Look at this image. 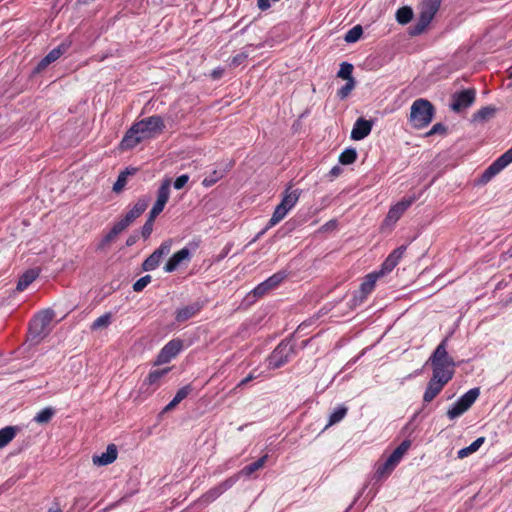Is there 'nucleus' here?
I'll return each mask as SVG.
<instances>
[{
    "instance_id": "nucleus-32",
    "label": "nucleus",
    "mask_w": 512,
    "mask_h": 512,
    "mask_svg": "<svg viewBox=\"0 0 512 512\" xmlns=\"http://www.w3.org/2000/svg\"><path fill=\"white\" fill-rule=\"evenodd\" d=\"M299 195L300 193L298 192V190L290 192L287 190L280 203L283 204L290 211L298 202Z\"/></svg>"
},
{
    "instance_id": "nucleus-19",
    "label": "nucleus",
    "mask_w": 512,
    "mask_h": 512,
    "mask_svg": "<svg viewBox=\"0 0 512 512\" xmlns=\"http://www.w3.org/2000/svg\"><path fill=\"white\" fill-rule=\"evenodd\" d=\"M149 198L143 197L138 199L134 206L123 217L128 223L132 224L148 207Z\"/></svg>"
},
{
    "instance_id": "nucleus-26",
    "label": "nucleus",
    "mask_w": 512,
    "mask_h": 512,
    "mask_svg": "<svg viewBox=\"0 0 512 512\" xmlns=\"http://www.w3.org/2000/svg\"><path fill=\"white\" fill-rule=\"evenodd\" d=\"M288 212H289V210L283 204L279 203L276 206V208L273 212V215L268 222L266 229H269V228L275 226L276 224H278L281 220L284 219V217L287 215Z\"/></svg>"
},
{
    "instance_id": "nucleus-13",
    "label": "nucleus",
    "mask_w": 512,
    "mask_h": 512,
    "mask_svg": "<svg viewBox=\"0 0 512 512\" xmlns=\"http://www.w3.org/2000/svg\"><path fill=\"white\" fill-rule=\"evenodd\" d=\"M183 348V342L180 339H173L169 341L159 352L157 356V363L165 364L170 362L176 357Z\"/></svg>"
},
{
    "instance_id": "nucleus-9",
    "label": "nucleus",
    "mask_w": 512,
    "mask_h": 512,
    "mask_svg": "<svg viewBox=\"0 0 512 512\" xmlns=\"http://www.w3.org/2000/svg\"><path fill=\"white\" fill-rule=\"evenodd\" d=\"M512 163V147L498 157L482 174V181L488 182Z\"/></svg>"
},
{
    "instance_id": "nucleus-2",
    "label": "nucleus",
    "mask_w": 512,
    "mask_h": 512,
    "mask_svg": "<svg viewBox=\"0 0 512 512\" xmlns=\"http://www.w3.org/2000/svg\"><path fill=\"white\" fill-rule=\"evenodd\" d=\"M446 346L447 339H444L436 347L428 360L432 366V376H434L435 379L444 381V383H448L453 378L455 371L454 360L449 356Z\"/></svg>"
},
{
    "instance_id": "nucleus-43",
    "label": "nucleus",
    "mask_w": 512,
    "mask_h": 512,
    "mask_svg": "<svg viewBox=\"0 0 512 512\" xmlns=\"http://www.w3.org/2000/svg\"><path fill=\"white\" fill-rule=\"evenodd\" d=\"M355 87V80L347 81L337 92L340 99H345Z\"/></svg>"
},
{
    "instance_id": "nucleus-15",
    "label": "nucleus",
    "mask_w": 512,
    "mask_h": 512,
    "mask_svg": "<svg viewBox=\"0 0 512 512\" xmlns=\"http://www.w3.org/2000/svg\"><path fill=\"white\" fill-rule=\"evenodd\" d=\"M372 130V122L364 118H358L354 123L351 131V138L353 140H362L367 137Z\"/></svg>"
},
{
    "instance_id": "nucleus-18",
    "label": "nucleus",
    "mask_w": 512,
    "mask_h": 512,
    "mask_svg": "<svg viewBox=\"0 0 512 512\" xmlns=\"http://www.w3.org/2000/svg\"><path fill=\"white\" fill-rule=\"evenodd\" d=\"M446 384L447 383H444V381L435 379V377L432 376L424 392L423 401L425 403L431 402L442 391Z\"/></svg>"
},
{
    "instance_id": "nucleus-33",
    "label": "nucleus",
    "mask_w": 512,
    "mask_h": 512,
    "mask_svg": "<svg viewBox=\"0 0 512 512\" xmlns=\"http://www.w3.org/2000/svg\"><path fill=\"white\" fill-rule=\"evenodd\" d=\"M412 17H413V11L408 6L401 7L396 12V20L400 24L409 23L411 21Z\"/></svg>"
},
{
    "instance_id": "nucleus-49",
    "label": "nucleus",
    "mask_w": 512,
    "mask_h": 512,
    "mask_svg": "<svg viewBox=\"0 0 512 512\" xmlns=\"http://www.w3.org/2000/svg\"><path fill=\"white\" fill-rule=\"evenodd\" d=\"M188 181L189 176L187 174H183L175 179L173 186L175 189L180 190L187 184Z\"/></svg>"
},
{
    "instance_id": "nucleus-44",
    "label": "nucleus",
    "mask_w": 512,
    "mask_h": 512,
    "mask_svg": "<svg viewBox=\"0 0 512 512\" xmlns=\"http://www.w3.org/2000/svg\"><path fill=\"white\" fill-rule=\"evenodd\" d=\"M151 282V276L150 275H145L143 277H141L140 279H138L134 284H133V290L135 292H140L142 291L149 283Z\"/></svg>"
},
{
    "instance_id": "nucleus-42",
    "label": "nucleus",
    "mask_w": 512,
    "mask_h": 512,
    "mask_svg": "<svg viewBox=\"0 0 512 512\" xmlns=\"http://www.w3.org/2000/svg\"><path fill=\"white\" fill-rule=\"evenodd\" d=\"M119 235L118 231L112 227V229L103 237L101 242L98 244L97 249L103 250L107 245H109L117 236Z\"/></svg>"
},
{
    "instance_id": "nucleus-54",
    "label": "nucleus",
    "mask_w": 512,
    "mask_h": 512,
    "mask_svg": "<svg viewBox=\"0 0 512 512\" xmlns=\"http://www.w3.org/2000/svg\"><path fill=\"white\" fill-rule=\"evenodd\" d=\"M257 6L260 10L265 11L270 8L269 0H257Z\"/></svg>"
},
{
    "instance_id": "nucleus-20",
    "label": "nucleus",
    "mask_w": 512,
    "mask_h": 512,
    "mask_svg": "<svg viewBox=\"0 0 512 512\" xmlns=\"http://www.w3.org/2000/svg\"><path fill=\"white\" fill-rule=\"evenodd\" d=\"M167 369H162V370H155V371H152L148 374V376L146 377V379L144 380L143 384H142V388L147 386L146 388V392L148 394H151L154 392V390L158 387L159 385V380L167 373Z\"/></svg>"
},
{
    "instance_id": "nucleus-52",
    "label": "nucleus",
    "mask_w": 512,
    "mask_h": 512,
    "mask_svg": "<svg viewBox=\"0 0 512 512\" xmlns=\"http://www.w3.org/2000/svg\"><path fill=\"white\" fill-rule=\"evenodd\" d=\"M153 231V223H150V221H146L145 224L142 227L141 234L146 239L148 238Z\"/></svg>"
},
{
    "instance_id": "nucleus-36",
    "label": "nucleus",
    "mask_w": 512,
    "mask_h": 512,
    "mask_svg": "<svg viewBox=\"0 0 512 512\" xmlns=\"http://www.w3.org/2000/svg\"><path fill=\"white\" fill-rule=\"evenodd\" d=\"M396 464H389L388 458L383 464H380L376 470L375 476L377 479H382L388 477L391 472L395 469Z\"/></svg>"
},
{
    "instance_id": "nucleus-17",
    "label": "nucleus",
    "mask_w": 512,
    "mask_h": 512,
    "mask_svg": "<svg viewBox=\"0 0 512 512\" xmlns=\"http://www.w3.org/2000/svg\"><path fill=\"white\" fill-rule=\"evenodd\" d=\"M117 447L114 444H109L106 451L100 455H94L92 462L97 466H106L113 463L117 458Z\"/></svg>"
},
{
    "instance_id": "nucleus-27",
    "label": "nucleus",
    "mask_w": 512,
    "mask_h": 512,
    "mask_svg": "<svg viewBox=\"0 0 512 512\" xmlns=\"http://www.w3.org/2000/svg\"><path fill=\"white\" fill-rule=\"evenodd\" d=\"M17 427L6 426L0 429V449L13 440L17 433Z\"/></svg>"
},
{
    "instance_id": "nucleus-3",
    "label": "nucleus",
    "mask_w": 512,
    "mask_h": 512,
    "mask_svg": "<svg viewBox=\"0 0 512 512\" xmlns=\"http://www.w3.org/2000/svg\"><path fill=\"white\" fill-rule=\"evenodd\" d=\"M434 107L426 99L415 100L410 108V123L416 129L428 126L434 117Z\"/></svg>"
},
{
    "instance_id": "nucleus-29",
    "label": "nucleus",
    "mask_w": 512,
    "mask_h": 512,
    "mask_svg": "<svg viewBox=\"0 0 512 512\" xmlns=\"http://www.w3.org/2000/svg\"><path fill=\"white\" fill-rule=\"evenodd\" d=\"M170 186H171V180L165 179L162 184L160 185L158 191H157V200L156 202H160L163 205H166V203L169 200L170 197Z\"/></svg>"
},
{
    "instance_id": "nucleus-58",
    "label": "nucleus",
    "mask_w": 512,
    "mask_h": 512,
    "mask_svg": "<svg viewBox=\"0 0 512 512\" xmlns=\"http://www.w3.org/2000/svg\"><path fill=\"white\" fill-rule=\"evenodd\" d=\"M164 207L165 205L160 202H155L151 210L153 211V214L157 213L159 215L163 211Z\"/></svg>"
},
{
    "instance_id": "nucleus-16",
    "label": "nucleus",
    "mask_w": 512,
    "mask_h": 512,
    "mask_svg": "<svg viewBox=\"0 0 512 512\" xmlns=\"http://www.w3.org/2000/svg\"><path fill=\"white\" fill-rule=\"evenodd\" d=\"M202 309L200 302H194L176 310L175 319L178 323H183L195 315H197Z\"/></svg>"
},
{
    "instance_id": "nucleus-6",
    "label": "nucleus",
    "mask_w": 512,
    "mask_h": 512,
    "mask_svg": "<svg viewBox=\"0 0 512 512\" xmlns=\"http://www.w3.org/2000/svg\"><path fill=\"white\" fill-rule=\"evenodd\" d=\"M294 355V344L290 340H283L267 358L268 367L271 369L280 368L289 362Z\"/></svg>"
},
{
    "instance_id": "nucleus-21",
    "label": "nucleus",
    "mask_w": 512,
    "mask_h": 512,
    "mask_svg": "<svg viewBox=\"0 0 512 512\" xmlns=\"http://www.w3.org/2000/svg\"><path fill=\"white\" fill-rule=\"evenodd\" d=\"M189 254L190 252L187 248H182L181 250L177 251L165 264V272L170 273L175 271L180 263L189 257Z\"/></svg>"
},
{
    "instance_id": "nucleus-31",
    "label": "nucleus",
    "mask_w": 512,
    "mask_h": 512,
    "mask_svg": "<svg viewBox=\"0 0 512 512\" xmlns=\"http://www.w3.org/2000/svg\"><path fill=\"white\" fill-rule=\"evenodd\" d=\"M55 415V409L52 407H46L39 411L33 418V420L38 424H47L51 421L53 416Z\"/></svg>"
},
{
    "instance_id": "nucleus-10",
    "label": "nucleus",
    "mask_w": 512,
    "mask_h": 512,
    "mask_svg": "<svg viewBox=\"0 0 512 512\" xmlns=\"http://www.w3.org/2000/svg\"><path fill=\"white\" fill-rule=\"evenodd\" d=\"M238 481V476H231L218 485L209 489L205 494L202 495L201 501L209 504L214 502L218 497H220L224 492L232 488Z\"/></svg>"
},
{
    "instance_id": "nucleus-22",
    "label": "nucleus",
    "mask_w": 512,
    "mask_h": 512,
    "mask_svg": "<svg viewBox=\"0 0 512 512\" xmlns=\"http://www.w3.org/2000/svg\"><path fill=\"white\" fill-rule=\"evenodd\" d=\"M267 459H268V455L265 454L264 456L259 458L257 461L251 463L250 465L245 466L242 470H240L238 473L234 474L233 476H238V479L241 476L249 477L254 472L261 469L265 465Z\"/></svg>"
},
{
    "instance_id": "nucleus-64",
    "label": "nucleus",
    "mask_w": 512,
    "mask_h": 512,
    "mask_svg": "<svg viewBox=\"0 0 512 512\" xmlns=\"http://www.w3.org/2000/svg\"><path fill=\"white\" fill-rule=\"evenodd\" d=\"M212 75H213L214 78H218L221 75V71H216L215 70Z\"/></svg>"
},
{
    "instance_id": "nucleus-4",
    "label": "nucleus",
    "mask_w": 512,
    "mask_h": 512,
    "mask_svg": "<svg viewBox=\"0 0 512 512\" xmlns=\"http://www.w3.org/2000/svg\"><path fill=\"white\" fill-rule=\"evenodd\" d=\"M55 313L51 309L39 312L30 322L29 325V339L34 344L39 343L49 331Z\"/></svg>"
},
{
    "instance_id": "nucleus-38",
    "label": "nucleus",
    "mask_w": 512,
    "mask_h": 512,
    "mask_svg": "<svg viewBox=\"0 0 512 512\" xmlns=\"http://www.w3.org/2000/svg\"><path fill=\"white\" fill-rule=\"evenodd\" d=\"M363 33V29L361 25H356L347 31L345 34L344 40L347 43H355L358 41Z\"/></svg>"
},
{
    "instance_id": "nucleus-50",
    "label": "nucleus",
    "mask_w": 512,
    "mask_h": 512,
    "mask_svg": "<svg viewBox=\"0 0 512 512\" xmlns=\"http://www.w3.org/2000/svg\"><path fill=\"white\" fill-rule=\"evenodd\" d=\"M131 224L128 223L127 220H125V218H122L120 219L118 222H116L113 226V228H115L118 233L120 234L121 232H123L126 228H128Z\"/></svg>"
},
{
    "instance_id": "nucleus-59",
    "label": "nucleus",
    "mask_w": 512,
    "mask_h": 512,
    "mask_svg": "<svg viewBox=\"0 0 512 512\" xmlns=\"http://www.w3.org/2000/svg\"><path fill=\"white\" fill-rule=\"evenodd\" d=\"M179 403L173 398L163 409V412H168L173 410Z\"/></svg>"
},
{
    "instance_id": "nucleus-57",
    "label": "nucleus",
    "mask_w": 512,
    "mask_h": 512,
    "mask_svg": "<svg viewBox=\"0 0 512 512\" xmlns=\"http://www.w3.org/2000/svg\"><path fill=\"white\" fill-rule=\"evenodd\" d=\"M138 239H139L138 234H132V235H130V236L127 238V240H126V245H127V246H129V247H130V246H133V245L138 241Z\"/></svg>"
},
{
    "instance_id": "nucleus-35",
    "label": "nucleus",
    "mask_w": 512,
    "mask_h": 512,
    "mask_svg": "<svg viewBox=\"0 0 512 512\" xmlns=\"http://www.w3.org/2000/svg\"><path fill=\"white\" fill-rule=\"evenodd\" d=\"M225 171L224 170H214L209 175H207L203 181L202 185L204 187H211L214 185L217 181L222 179L224 177Z\"/></svg>"
},
{
    "instance_id": "nucleus-30",
    "label": "nucleus",
    "mask_w": 512,
    "mask_h": 512,
    "mask_svg": "<svg viewBox=\"0 0 512 512\" xmlns=\"http://www.w3.org/2000/svg\"><path fill=\"white\" fill-rule=\"evenodd\" d=\"M378 278V273L374 272L368 274L360 286V291L363 292V294L369 295L373 291Z\"/></svg>"
},
{
    "instance_id": "nucleus-25",
    "label": "nucleus",
    "mask_w": 512,
    "mask_h": 512,
    "mask_svg": "<svg viewBox=\"0 0 512 512\" xmlns=\"http://www.w3.org/2000/svg\"><path fill=\"white\" fill-rule=\"evenodd\" d=\"M485 442L484 437L477 438L474 442H472L469 446L462 448L458 451L457 456L459 459H464L468 457L469 455L475 453L479 450V448L483 445Z\"/></svg>"
},
{
    "instance_id": "nucleus-48",
    "label": "nucleus",
    "mask_w": 512,
    "mask_h": 512,
    "mask_svg": "<svg viewBox=\"0 0 512 512\" xmlns=\"http://www.w3.org/2000/svg\"><path fill=\"white\" fill-rule=\"evenodd\" d=\"M191 390H192L191 385H186V386H184V387L180 388V389L176 392V394H175V396H174V399H175L178 403H180L182 400H184V399L189 395V393L191 392Z\"/></svg>"
},
{
    "instance_id": "nucleus-7",
    "label": "nucleus",
    "mask_w": 512,
    "mask_h": 512,
    "mask_svg": "<svg viewBox=\"0 0 512 512\" xmlns=\"http://www.w3.org/2000/svg\"><path fill=\"white\" fill-rule=\"evenodd\" d=\"M479 395V388H472L467 391L452 405L450 409H448L447 417L450 420H454L463 415L475 403Z\"/></svg>"
},
{
    "instance_id": "nucleus-47",
    "label": "nucleus",
    "mask_w": 512,
    "mask_h": 512,
    "mask_svg": "<svg viewBox=\"0 0 512 512\" xmlns=\"http://www.w3.org/2000/svg\"><path fill=\"white\" fill-rule=\"evenodd\" d=\"M406 250V246L402 245L398 248H396L395 250H393L390 254H389V258L393 260V262H395L397 265L399 263V261L401 260V258L403 257L404 255V252Z\"/></svg>"
},
{
    "instance_id": "nucleus-45",
    "label": "nucleus",
    "mask_w": 512,
    "mask_h": 512,
    "mask_svg": "<svg viewBox=\"0 0 512 512\" xmlns=\"http://www.w3.org/2000/svg\"><path fill=\"white\" fill-rule=\"evenodd\" d=\"M396 266H397V264L395 262H393L392 259L387 257L386 260L384 261V263L381 266V270L379 272H377V273L379 274V277L383 276L386 273L391 272Z\"/></svg>"
},
{
    "instance_id": "nucleus-63",
    "label": "nucleus",
    "mask_w": 512,
    "mask_h": 512,
    "mask_svg": "<svg viewBox=\"0 0 512 512\" xmlns=\"http://www.w3.org/2000/svg\"><path fill=\"white\" fill-rule=\"evenodd\" d=\"M157 216H158V214H157V213H154V214H153V211H152V210H150V212H149V216H148V219H147L146 221H150V223H153V224H154V221H155V219H156V217H157Z\"/></svg>"
},
{
    "instance_id": "nucleus-51",
    "label": "nucleus",
    "mask_w": 512,
    "mask_h": 512,
    "mask_svg": "<svg viewBox=\"0 0 512 512\" xmlns=\"http://www.w3.org/2000/svg\"><path fill=\"white\" fill-rule=\"evenodd\" d=\"M446 132V127L441 123H436L433 125L431 130L428 132V135H434V134H444Z\"/></svg>"
},
{
    "instance_id": "nucleus-23",
    "label": "nucleus",
    "mask_w": 512,
    "mask_h": 512,
    "mask_svg": "<svg viewBox=\"0 0 512 512\" xmlns=\"http://www.w3.org/2000/svg\"><path fill=\"white\" fill-rule=\"evenodd\" d=\"M411 442L409 440H404L388 457L389 464L398 465L404 454L408 451Z\"/></svg>"
},
{
    "instance_id": "nucleus-56",
    "label": "nucleus",
    "mask_w": 512,
    "mask_h": 512,
    "mask_svg": "<svg viewBox=\"0 0 512 512\" xmlns=\"http://www.w3.org/2000/svg\"><path fill=\"white\" fill-rule=\"evenodd\" d=\"M51 63L50 61L48 60L47 61V58L44 57L38 64H37V67H36V70L37 71H42L44 70L47 66H49Z\"/></svg>"
},
{
    "instance_id": "nucleus-1",
    "label": "nucleus",
    "mask_w": 512,
    "mask_h": 512,
    "mask_svg": "<svg viewBox=\"0 0 512 512\" xmlns=\"http://www.w3.org/2000/svg\"><path fill=\"white\" fill-rule=\"evenodd\" d=\"M165 128L162 117L153 115L132 125L121 141L123 149H132L145 139L157 137Z\"/></svg>"
},
{
    "instance_id": "nucleus-5",
    "label": "nucleus",
    "mask_w": 512,
    "mask_h": 512,
    "mask_svg": "<svg viewBox=\"0 0 512 512\" xmlns=\"http://www.w3.org/2000/svg\"><path fill=\"white\" fill-rule=\"evenodd\" d=\"M442 0H422L419 4V17L411 29L412 35L421 34L438 12Z\"/></svg>"
},
{
    "instance_id": "nucleus-39",
    "label": "nucleus",
    "mask_w": 512,
    "mask_h": 512,
    "mask_svg": "<svg viewBox=\"0 0 512 512\" xmlns=\"http://www.w3.org/2000/svg\"><path fill=\"white\" fill-rule=\"evenodd\" d=\"M495 111H496V109L494 107H491V106L483 107L474 114V120L486 121L494 116Z\"/></svg>"
},
{
    "instance_id": "nucleus-28",
    "label": "nucleus",
    "mask_w": 512,
    "mask_h": 512,
    "mask_svg": "<svg viewBox=\"0 0 512 512\" xmlns=\"http://www.w3.org/2000/svg\"><path fill=\"white\" fill-rule=\"evenodd\" d=\"M69 41H64L60 45H58L56 48L52 49L45 57L47 58V61L49 60L50 63L55 62L58 60L61 55L66 53L70 47Z\"/></svg>"
},
{
    "instance_id": "nucleus-62",
    "label": "nucleus",
    "mask_w": 512,
    "mask_h": 512,
    "mask_svg": "<svg viewBox=\"0 0 512 512\" xmlns=\"http://www.w3.org/2000/svg\"><path fill=\"white\" fill-rule=\"evenodd\" d=\"M256 378V376L253 374V373H250L247 377H245L239 384L238 386H243L245 384H247L248 382L254 380Z\"/></svg>"
},
{
    "instance_id": "nucleus-34",
    "label": "nucleus",
    "mask_w": 512,
    "mask_h": 512,
    "mask_svg": "<svg viewBox=\"0 0 512 512\" xmlns=\"http://www.w3.org/2000/svg\"><path fill=\"white\" fill-rule=\"evenodd\" d=\"M357 152L354 148L345 149L339 156V162L343 165H349L356 161Z\"/></svg>"
},
{
    "instance_id": "nucleus-53",
    "label": "nucleus",
    "mask_w": 512,
    "mask_h": 512,
    "mask_svg": "<svg viewBox=\"0 0 512 512\" xmlns=\"http://www.w3.org/2000/svg\"><path fill=\"white\" fill-rule=\"evenodd\" d=\"M368 295L366 294H363V292H361L360 290L354 295L352 301H353V306H357V305H360L362 304L366 298H367Z\"/></svg>"
},
{
    "instance_id": "nucleus-61",
    "label": "nucleus",
    "mask_w": 512,
    "mask_h": 512,
    "mask_svg": "<svg viewBox=\"0 0 512 512\" xmlns=\"http://www.w3.org/2000/svg\"><path fill=\"white\" fill-rule=\"evenodd\" d=\"M341 172H342V168H341L340 166H337V165H336V166H334V167L330 170L329 174H330L333 178H335V177H338V176L341 174Z\"/></svg>"
},
{
    "instance_id": "nucleus-46",
    "label": "nucleus",
    "mask_w": 512,
    "mask_h": 512,
    "mask_svg": "<svg viewBox=\"0 0 512 512\" xmlns=\"http://www.w3.org/2000/svg\"><path fill=\"white\" fill-rule=\"evenodd\" d=\"M127 182V172H121L113 185L114 192H120Z\"/></svg>"
},
{
    "instance_id": "nucleus-8",
    "label": "nucleus",
    "mask_w": 512,
    "mask_h": 512,
    "mask_svg": "<svg viewBox=\"0 0 512 512\" xmlns=\"http://www.w3.org/2000/svg\"><path fill=\"white\" fill-rule=\"evenodd\" d=\"M417 200L416 196H410L408 198H403L401 201L397 202L395 205L391 206L389 209L386 218L383 221L384 227H392L396 224V222L401 218L404 212Z\"/></svg>"
},
{
    "instance_id": "nucleus-37",
    "label": "nucleus",
    "mask_w": 512,
    "mask_h": 512,
    "mask_svg": "<svg viewBox=\"0 0 512 512\" xmlns=\"http://www.w3.org/2000/svg\"><path fill=\"white\" fill-rule=\"evenodd\" d=\"M112 314L110 312L105 313L98 317L91 325L92 330H99L106 328L111 324Z\"/></svg>"
},
{
    "instance_id": "nucleus-60",
    "label": "nucleus",
    "mask_w": 512,
    "mask_h": 512,
    "mask_svg": "<svg viewBox=\"0 0 512 512\" xmlns=\"http://www.w3.org/2000/svg\"><path fill=\"white\" fill-rule=\"evenodd\" d=\"M336 225H337L336 221L335 220H331V221L327 222L326 224H324L321 229L323 231L332 230V229H334L336 227Z\"/></svg>"
},
{
    "instance_id": "nucleus-11",
    "label": "nucleus",
    "mask_w": 512,
    "mask_h": 512,
    "mask_svg": "<svg viewBox=\"0 0 512 512\" xmlns=\"http://www.w3.org/2000/svg\"><path fill=\"white\" fill-rule=\"evenodd\" d=\"M476 92L474 89L463 90L453 95L451 109L460 112L473 104Z\"/></svg>"
},
{
    "instance_id": "nucleus-41",
    "label": "nucleus",
    "mask_w": 512,
    "mask_h": 512,
    "mask_svg": "<svg viewBox=\"0 0 512 512\" xmlns=\"http://www.w3.org/2000/svg\"><path fill=\"white\" fill-rule=\"evenodd\" d=\"M352 72L353 65L348 62H343L340 65V69L337 73V76L347 81L354 80V78L352 77Z\"/></svg>"
},
{
    "instance_id": "nucleus-14",
    "label": "nucleus",
    "mask_w": 512,
    "mask_h": 512,
    "mask_svg": "<svg viewBox=\"0 0 512 512\" xmlns=\"http://www.w3.org/2000/svg\"><path fill=\"white\" fill-rule=\"evenodd\" d=\"M286 278V272L281 271L273 274L271 277L260 283L253 290L255 296L261 297L269 290L277 287Z\"/></svg>"
},
{
    "instance_id": "nucleus-55",
    "label": "nucleus",
    "mask_w": 512,
    "mask_h": 512,
    "mask_svg": "<svg viewBox=\"0 0 512 512\" xmlns=\"http://www.w3.org/2000/svg\"><path fill=\"white\" fill-rule=\"evenodd\" d=\"M246 57H247V55H246V54H243V53L238 54V55H236L235 57H233V59H232V64H233V65H240V64L244 61V59H245Z\"/></svg>"
},
{
    "instance_id": "nucleus-24",
    "label": "nucleus",
    "mask_w": 512,
    "mask_h": 512,
    "mask_svg": "<svg viewBox=\"0 0 512 512\" xmlns=\"http://www.w3.org/2000/svg\"><path fill=\"white\" fill-rule=\"evenodd\" d=\"M38 277V272L30 269L26 271L22 276L19 278L16 290L17 291H24L36 278Z\"/></svg>"
},
{
    "instance_id": "nucleus-40",
    "label": "nucleus",
    "mask_w": 512,
    "mask_h": 512,
    "mask_svg": "<svg viewBox=\"0 0 512 512\" xmlns=\"http://www.w3.org/2000/svg\"><path fill=\"white\" fill-rule=\"evenodd\" d=\"M347 407L345 406H339L337 407L333 413L329 417L328 426L334 425L338 422H340L347 414Z\"/></svg>"
},
{
    "instance_id": "nucleus-12",
    "label": "nucleus",
    "mask_w": 512,
    "mask_h": 512,
    "mask_svg": "<svg viewBox=\"0 0 512 512\" xmlns=\"http://www.w3.org/2000/svg\"><path fill=\"white\" fill-rule=\"evenodd\" d=\"M171 243L163 242L142 264L144 271H152L156 269L161 259L170 253Z\"/></svg>"
}]
</instances>
